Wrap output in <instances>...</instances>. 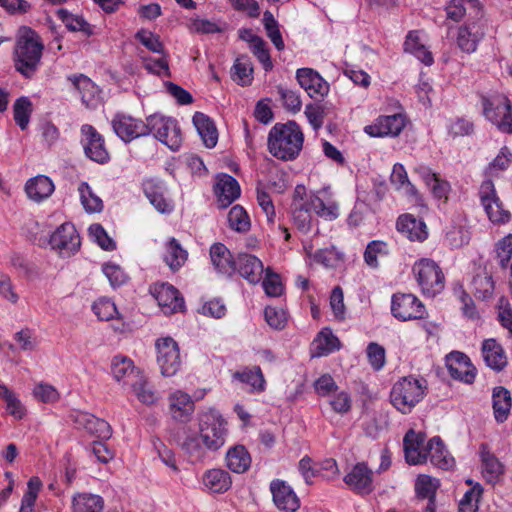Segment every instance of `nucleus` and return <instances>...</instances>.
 Segmentation results:
<instances>
[{
  "mask_svg": "<svg viewBox=\"0 0 512 512\" xmlns=\"http://www.w3.org/2000/svg\"><path fill=\"white\" fill-rule=\"evenodd\" d=\"M81 133L86 156L99 164L107 163L109 153L105 147L102 135L93 126L88 124L82 126Z\"/></svg>",
  "mask_w": 512,
  "mask_h": 512,
  "instance_id": "nucleus-17",
  "label": "nucleus"
},
{
  "mask_svg": "<svg viewBox=\"0 0 512 512\" xmlns=\"http://www.w3.org/2000/svg\"><path fill=\"white\" fill-rule=\"evenodd\" d=\"M57 16L69 31L81 32L88 37L94 34L93 27L79 14L61 8L57 11Z\"/></svg>",
  "mask_w": 512,
  "mask_h": 512,
  "instance_id": "nucleus-46",
  "label": "nucleus"
},
{
  "mask_svg": "<svg viewBox=\"0 0 512 512\" xmlns=\"http://www.w3.org/2000/svg\"><path fill=\"white\" fill-rule=\"evenodd\" d=\"M229 227L239 233H246L250 230L251 222L246 210L240 206H233L228 213Z\"/></svg>",
  "mask_w": 512,
  "mask_h": 512,
  "instance_id": "nucleus-55",
  "label": "nucleus"
},
{
  "mask_svg": "<svg viewBox=\"0 0 512 512\" xmlns=\"http://www.w3.org/2000/svg\"><path fill=\"white\" fill-rule=\"evenodd\" d=\"M414 277L424 295L434 297L444 289V275L435 261L422 258L412 268Z\"/></svg>",
  "mask_w": 512,
  "mask_h": 512,
  "instance_id": "nucleus-6",
  "label": "nucleus"
},
{
  "mask_svg": "<svg viewBox=\"0 0 512 512\" xmlns=\"http://www.w3.org/2000/svg\"><path fill=\"white\" fill-rule=\"evenodd\" d=\"M168 402L172 418L180 422L188 421L195 409L191 396L182 390L171 392Z\"/></svg>",
  "mask_w": 512,
  "mask_h": 512,
  "instance_id": "nucleus-29",
  "label": "nucleus"
},
{
  "mask_svg": "<svg viewBox=\"0 0 512 512\" xmlns=\"http://www.w3.org/2000/svg\"><path fill=\"white\" fill-rule=\"evenodd\" d=\"M146 125L148 135L152 133L155 138L172 151H177L180 148L182 136L178 123L174 118L153 114L146 118Z\"/></svg>",
  "mask_w": 512,
  "mask_h": 512,
  "instance_id": "nucleus-7",
  "label": "nucleus"
},
{
  "mask_svg": "<svg viewBox=\"0 0 512 512\" xmlns=\"http://www.w3.org/2000/svg\"><path fill=\"white\" fill-rule=\"evenodd\" d=\"M512 164V151L504 146L500 149L499 153L488 165L486 173L490 176L498 175L499 173L507 170Z\"/></svg>",
  "mask_w": 512,
  "mask_h": 512,
  "instance_id": "nucleus-58",
  "label": "nucleus"
},
{
  "mask_svg": "<svg viewBox=\"0 0 512 512\" xmlns=\"http://www.w3.org/2000/svg\"><path fill=\"white\" fill-rule=\"evenodd\" d=\"M304 134L294 122L275 124L268 134V150L277 159L289 161L295 159L302 150Z\"/></svg>",
  "mask_w": 512,
  "mask_h": 512,
  "instance_id": "nucleus-2",
  "label": "nucleus"
},
{
  "mask_svg": "<svg viewBox=\"0 0 512 512\" xmlns=\"http://www.w3.org/2000/svg\"><path fill=\"white\" fill-rule=\"evenodd\" d=\"M155 348L161 374L164 377L176 375L182 365L178 343L172 337H161L156 340Z\"/></svg>",
  "mask_w": 512,
  "mask_h": 512,
  "instance_id": "nucleus-9",
  "label": "nucleus"
},
{
  "mask_svg": "<svg viewBox=\"0 0 512 512\" xmlns=\"http://www.w3.org/2000/svg\"><path fill=\"white\" fill-rule=\"evenodd\" d=\"M406 124L407 118L403 113L380 115L371 124L364 127V132L370 137L394 138L400 135Z\"/></svg>",
  "mask_w": 512,
  "mask_h": 512,
  "instance_id": "nucleus-12",
  "label": "nucleus"
},
{
  "mask_svg": "<svg viewBox=\"0 0 512 512\" xmlns=\"http://www.w3.org/2000/svg\"><path fill=\"white\" fill-rule=\"evenodd\" d=\"M483 115L503 133H512V104L502 93H492L481 98Z\"/></svg>",
  "mask_w": 512,
  "mask_h": 512,
  "instance_id": "nucleus-5",
  "label": "nucleus"
},
{
  "mask_svg": "<svg viewBox=\"0 0 512 512\" xmlns=\"http://www.w3.org/2000/svg\"><path fill=\"white\" fill-rule=\"evenodd\" d=\"M233 378L248 385L251 392L261 393L266 389V381L259 366L238 371L234 373Z\"/></svg>",
  "mask_w": 512,
  "mask_h": 512,
  "instance_id": "nucleus-45",
  "label": "nucleus"
},
{
  "mask_svg": "<svg viewBox=\"0 0 512 512\" xmlns=\"http://www.w3.org/2000/svg\"><path fill=\"white\" fill-rule=\"evenodd\" d=\"M425 434L409 430L404 439L403 447L405 459L410 465H420L427 462Z\"/></svg>",
  "mask_w": 512,
  "mask_h": 512,
  "instance_id": "nucleus-20",
  "label": "nucleus"
},
{
  "mask_svg": "<svg viewBox=\"0 0 512 512\" xmlns=\"http://www.w3.org/2000/svg\"><path fill=\"white\" fill-rule=\"evenodd\" d=\"M69 80L81 94L82 102L87 107H93L97 104L100 91L91 79L80 74L69 77Z\"/></svg>",
  "mask_w": 512,
  "mask_h": 512,
  "instance_id": "nucleus-41",
  "label": "nucleus"
},
{
  "mask_svg": "<svg viewBox=\"0 0 512 512\" xmlns=\"http://www.w3.org/2000/svg\"><path fill=\"white\" fill-rule=\"evenodd\" d=\"M71 419L78 428L85 429L100 439H109L112 429L108 422L84 411H73Z\"/></svg>",
  "mask_w": 512,
  "mask_h": 512,
  "instance_id": "nucleus-22",
  "label": "nucleus"
},
{
  "mask_svg": "<svg viewBox=\"0 0 512 512\" xmlns=\"http://www.w3.org/2000/svg\"><path fill=\"white\" fill-rule=\"evenodd\" d=\"M263 23L267 32V36L270 38L271 42L274 44L277 50H283L285 46L284 41L278 27V22L275 20L271 12H264Z\"/></svg>",
  "mask_w": 512,
  "mask_h": 512,
  "instance_id": "nucleus-62",
  "label": "nucleus"
},
{
  "mask_svg": "<svg viewBox=\"0 0 512 512\" xmlns=\"http://www.w3.org/2000/svg\"><path fill=\"white\" fill-rule=\"evenodd\" d=\"M202 484L210 493L223 494L231 488L232 479L224 469L212 468L204 472L202 476Z\"/></svg>",
  "mask_w": 512,
  "mask_h": 512,
  "instance_id": "nucleus-33",
  "label": "nucleus"
},
{
  "mask_svg": "<svg viewBox=\"0 0 512 512\" xmlns=\"http://www.w3.org/2000/svg\"><path fill=\"white\" fill-rule=\"evenodd\" d=\"M492 407L495 420L498 423L506 421L512 407L510 391L502 386L495 387L492 391Z\"/></svg>",
  "mask_w": 512,
  "mask_h": 512,
  "instance_id": "nucleus-40",
  "label": "nucleus"
},
{
  "mask_svg": "<svg viewBox=\"0 0 512 512\" xmlns=\"http://www.w3.org/2000/svg\"><path fill=\"white\" fill-rule=\"evenodd\" d=\"M111 373L117 382L131 386L143 372L134 365L130 358L116 355L111 361Z\"/></svg>",
  "mask_w": 512,
  "mask_h": 512,
  "instance_id": "nucleus-28",
  "label": "nucleus"
},
{
  "mask_svg": "<svg viewBox=\"0 0 512 512\" xmlns=\"http://www.w3.org/2000/svg\"><path fill=\"white\" fill-rule=\"evenodd\" d=\"M475 296L486 300L492 297L494 292V281L487 273L478 274L473 278Z\"/></svg>",
  "mask_w": 512,
  "mask_h": 512,
  "instance_id": "nucleus-60",
  "label": "nucleus"
},
{
  "mask_svg": "<svg viewBox=\"0 0 512 512\" xmlns=\"http://www.w3.org/2000/svg\"><path fill=\"white\" fill-rule=\"evenodd\" d=\"M387 254V244L383 241L374 240L368 243L364 252V260L368 266L376 268L378 266V258L384 257Z\"/></svg>",
  "mask_w": 512,
  "mask_h": 512,
  "instance_id": "nucleus-61",
  "label": "nucleus"
},
{
  "mask_svg": "<svg viewBox=\"0 0 512 512\" xmlns=\"http://www.w3.org/2000/svg\"><path fill=\"white\" fill-rule=\"evenodd\" d=\"M163 259L168 267L175 272L186 263L188 252L175 238H171L165 244Z\"/></svg>",
  "mask_w": 512,
  "mask_h": 512,
  "instance_id": "nucleus-43",
  "label": "nucleus"
},
{
  "mask_svg": "<svg viewBox=\"0 0 512 512\" xmlns=\"http://www.w3.org/2000/svg\"><path fill=\"white\" fill-rule=\"evenodd\" d=\"M111 126L115 134L126 143L148 135L146 121L125 113L115 114Z\"/></svg>",
  "mask_w": 512,
  "mask_h": 512,
  "instance_id": "nucleus-13",
  "label": "nucleus"
},
{
  "mask_svg": "<svg viewBox=\"0 0 512 512\" xmlns=\"http://www.w3.org/2000/svg\"><path fill=\"white\" fill-rule=\"evenodd\" d=\"M14 120L21 130L27 129L32 114V102L27 97L18 98L13 105Z\"/></svg>",
  "mask_w": 512,
  "mask_h": 512,
  "instance_id": "nucleus-57",
  "label": "nucleus"
},
{
  "mask_svg": "<svg viewBox=\"0 0 512 512\" xmlns=\"http://www.w3.org/2000/svg\"><path fill=\"white\" fill-rule=\"evenodd\" d=\"M447 367L452 378L460 380L466 384H471L475 380V368L470 359L461 352H451L447 356Z\"/></svg>",
  "mask_w": 512,
  "mask_h": 512,
  "instance_id": "nucleus-23",
  "label": "nucleus"
},
{
  "mask_svg": "<svg viewBox=\"0 0 512 512\" xmlns=\"http://www.w3.org/2000/svg\"><path fill=\"white\" fill-rule=\"evenodd\" d=\"M485 36V25L482 21H471L458 28L456 43L459 49L471 54L477 50L478 44Z\"/></svg>",
  "mask_w": 512,
  "mask_h": 512,
  "instance_id": "nucleus-19",
  "label": "nucleus"
},
{
  "mask_svg": "<svg viewBox=\"0 0 512 512\" xmlns=\"http://www.w3.org/2000/svg\"><path fill=\"white\" fill-rule=\"evenodd\" d=\"M227 419L216 409H208L198 416V434L187 435L182 443L192 463L203 462L208 453L222 449L229 437Z\"/></svg>",
  "mask_w": 512,
  "mask_h": 512,
  "instance_id": "nucleus-1",
  "label": "nucleus"
},
{
  "mask_svg": "<svg viewBox=\"0 0 512 512\" xmlns=\"http://www.w3.org/2000/svg\"><path fill=\"white\" fill-rule=\"evenodd\" d=\"M262 286L267 296L279 297L282 295L284 287L280 276L267 268L265 270V276L262 277Z\"/></svg>",
  "mask_w": 512,
  "mask_h": 512,
  "instance_id": "nucleus-63",
  "label": "nucleus"
},
{
  "mask_svg": "<svg viewBox=\"0 0 512 512\" xmlns=\"http://www.w3.org/2000/svg\"><path fill=\"white\" fill-rule=\"evenodd\" d=\"M480 458L482 462V473L489 483H494L503 473V466L499 460L492 454L485 445L480 448Z\"/></svg>",
  "mask_w": 512,
  "mask_h": 512,
  "instance_id": "nucleus-47",
  "label": "nucleus"
},
{
  "mask_svg": "<svg viewBox=\"0 0 512 512\" xmlns=\"http://www.w3.org/2000/svg\"><path fill=\"white\" fill-rule=\"evenodd\" d=\"M43 44L37 33L30 28L19 31L15 47L16 70L25 77H30L37 70L42 56Z\"/></svg>",
  "mask_w": 512,
  "mask_h": 512,
  "instance_id": "nucleus-3",
  "label": "nucleus"
},
{
  "mask_svg": "<svg viewBox=\"0 0 512 512\" xmlns=\"http://www.w3.org/2000/svg\"><path fill=\"white\" fill-rule=\"evenodd\" d=\"M404 50L414 55L426 66L432 65L434 62L432 53L423 44L417 31H410L407 34L404 42Z\"/></svg>",
  "mask_w": 512,
  "mask_h": 512,
  "instance_id": "nucleus-44",
  "label": "nucleus"
},
{
  "mask_svg": "<svg viewBox=\"0 0 512 512\" xmlns=\"http://www.w3.org/2000/svg\"><path fill=\"white\" fill-rule=\"evenodd\" d=\"M424 380L407 376L395 382L390 391L391 404L401 413L408 414L424 398Z\"/></svg>",
  "mask_w": 512,
  "mask_h": 512,
  "instance_id": "nucleus-4",
  "label": "nucleus"
},
{
  "mask_svg": "<svg viewBox=\"0 0 512 512\" xmlns=\"http://www.w3.org/2000/svg\"><path fill=\"white\" fill-rule=\"evenodd\" d=\"M296 79L312 99L321 100L329 93V83L312 68H299L296 71Z\"/></svg>",
  "mask_w": 512,
  "mask_h": 512,
  "instance_id": "nucleus-16",
  "label": "nucleus"
},
{
  "mask_svg": "<svg viewBox=\"0 0 512 512\" xmlns=\"http://www.w3.org/2000/svg\"><path fill=\"white\" fill-rule=\"evenodd\" d=\"M253 67L248 56H239L232 68V78L241 85H249L253 79Z\"/></svg>",
  "mask_w": 512,
  "mask_h": 512,
  "instance_id": "nucleus-54",
  "label": "nucleus"
},
{
  "mask_svg": "<svg viewBox=\"0 0 512 512\" xmlns=\"http://www.w3.org/2000/svg\"><path fill=\"white\" fill-rule=\"evenodd\" d=\"M440 486L438 479L429 475H419L415 481V492L418 498L428 499L425 512H435V494Z\"/></svg>",
  "mask_w": 512,
  "mask_h": 512,
  "instance_id": "nucleus-37",
  "label": "nucleus"
},
{
  "mask_svg": "<svg viewBox=\"0 0 512 512\" xmlns=\"http://www.w3.org/2000/svg\"><path fill=\"white\" fill-rule=\"evenodd\" d=\"M0 399L5 404L6 412L15 420H21L26 415V408L18 394L0 381Z\"/></svg>",
  "mask_w": 512,
  "mask_h": 512,
  "instance_id": "nucleus-42",
  "label": "nucleus"
},
{
  "mask_svg": "<svg viewBox=\"0 0 512 512\" xmlns=\"http://www.w3.org/2000/svg\"><path fill=\"white\" fill-rule=\"evenodd\" d=\"M291 209L292 220L297 229L304 233L309 232L313 224V210L306 201V187L304 185L295 187Z\"/></svg>",
  "mask_w": 512,
  "mask_h": 512,
  "instance_id": "nucleus-15",
  "label": "nucleus"
},
{
  "mask_svg": "<svg viewBox=\"0 0 512 512\" xmlns=\"http://www.w3.org/2000/svg\"><path fill=\"white\" fill-rule=\"evenodd\" d=\"M235 271L250 284H257L262 280L264 265L254 255L241 253L236 258Z\"/></svg>",
  "mask_w": 512,
  "mask_h": 512,
  "instance_id": "nucleus-25",
  "label": "nucleus"
},
{
  "mask_svg": "<svg viewBox=\"0 0 512 512\" xmlns=\"http://www.w3.org/2000/svg\"><path fill=\"white\" fill-rule=\"evenodd\" d=\"M482 356L488 367L501 371L507 365V357L502 346L495 339H486L482 343Z\"/></svg>",
  "mask_w": 512,
  "mask_h": 512,
  "instance_id": "nucleus-36",
  "label": "nucleus"
},
{
  "mask_svg": "<svg viewBox=\"0 0 512 512\" xmlns=\"http://www.w3.org/2000/svg\"><path fill=\"white\" fill-rule=\"evenodd\" d=\"M154 296L165 314L182 311L184 299L179 291L168 283H162L154 288Z\"/></svg>",
  "mask_w": 512,
  "mask_h": 512,
  "instance_id": "nucleus-24",
  "label": "nucleus"
},
{
  "mask_svg": "<svg viewBox=\"0 0 512 512\" xmlns=\"http://www.w3.org/2000/svg\"><path fill=\"white\" fill-rule=\"evenodd\" d=\"M397 230L411 241L422 242L428 237L425 222L411 214H404L398 218Z\"/></svg>",
  "mask_w": 512,
  "mask_h": 512,
  "instance_id": "nucleus-30",
  "label": "nucleus"
},
{
  "mask_svg": "<svg viewBox=\"0 0 512 512\" xmlns=\"http://www.w3.org/2000/svg\"><path fill=\"white\" fill-rule=\"evenodd\" d=\"M73 512H102L104 500L91 493H80L73 498Z\"/></svg>",
  "mask_w": 512,
  "mask_h": 512,
  "instance_id": "nucleus-50",
  "label": "nucleus"
},
{
  "mask_svg": "<svg viewBox=\"0 0 512 512\" xmlns=\"http://www.w3.org/2000/svg\"><path fill=\"white\" fill-rule=\"evenodd\" d=\"M392 185L397 190L402 191L409 196H417L418 192L415 186L409 181L407 172L404 166L400 163H396L393 166L392 173L390 176Z\"/></svg>",
  "mask_w": 512,
  "mask_h": 512,
  "instance_id": "nucleus-52",
  "label": "nucleus"
},
{
  "mask_svg": "<svg viewBox=\"0 0 512 512\" xmlns=\"http://www.w3.org/2000/svg\"><path fill=\"white\" fill-rule=\"evenodd\" d=\"M305 251L311 261L325 268H335L342 262V254L334 247L319 249L315 253L312 252L311 247H305Z\"/></svg>",
  "mask_w": 512,
  "mask_h": 512,
  "instance_id": "nucleus-49",
  "label": "nucleus"
},
{
  "mask_svg": "<svg viewBox=\"0 0 512 512\" xmlns=\"http://www.w3.org/2000/svg\"><path fill=\"white\" fill-rule=\"evenodd\" d=\"M306 201L313 213L326 221H334L340 215L339 204L330 186L317 190L306 189Z\"/></svg>",
  "mask_w": 512,
  "mask_h": 512,
  "instance_id": "nucleus-8",
  "label": "nucleus"
},
{
  "mask_svg": "<svg viewBox=\"0 0 512 512\" xmlns=\"http://www.w3.org/2000/svg\"><path fill=\"white\" fill-rule=\"evenodd\" d=\"M210 259L218 273L230 276L235 272L236 259L224 244L214 243L210 247Z\"/></svg>",
  "mask_w": 512,
  "mask_h": 512,
  "instance_id": "nucleus-34",
  "label": "nucleus"
},
{
  "mask_svg": "<svg viewBox=\"0 0 512 512\" xmlns=\"http://www.w3.org/2000/svg\"><path fill=\"white\" fill-rule=\"evenodd\" d=\"M340 349V341L331 329L323 328L312 342V356L322 357Z\"/></svg>",
  "mask_w": 512,
  "mask_h": 512,
  "instance_id": "nucleus-39",
  "label": "nucleus"
},
{
  "mask_svg": "<svg viewBox=\"0 0 512 512\" xmlns=\"http://www.w3.org/2000/svg\"><path fill=\"white\" fill-rule=\"evenodd\" d=\"M479 197L481 204L489 218L493 223H506L510 219V213L504 210L502 204L496 194L494 184L491 180L482 182L479 189Z\"/></svg>",
  "mask_w": 512,
  "mask_h": 512,
  "instance_id": "nucleus-14",
  "label": "nucleus"
},
{
  "mask_svg": "<svg viewBox=\"0 0 512 512\" xmlns=\"http://www.w3.org/2000/svg\"><path fill=\"white\" fill-rule=\"evenodd\" d=\"M137 399L145 405H153L159 400V394L154 387L147 381L142 373L130 386Z\"/></svg>",
  "mask_w": 512,
  "mask_h": 512,
  "instance_id": "nucleus-51",
  "label": "nucleus"
},
{
  "mask_svg": "<svg viewBox=\"0 0 512 512\" xmlns=\"http://www.w3.org/2000/svg\"><path fill=\"white\" fill-rule=\"evenodd\" d=\"M344 482L353 492L367 495L374 490V473L365 463H357L345 475Z\"/></svg>",
  "mask_w": 512,
  "mask_h": 512,
  "instance_id": "nucleus-18",
  "label": "nucleus"
},
{
  "mask_svg": "<svg viewBox=\"0 0 512 512\" xmlns=\"http://www.w3.org/2000/svg\"><path fill=\"white\" fill-rule=\"evenodd\" d=\"M214 192L217 197L218 206L226 208L239 198L241 189L235 178L228 174H220L217 176Z\"/></svg>",
  "mask_w": 512,
  "mask_h": 512,
  "instance_id": "nucleus-26",
  "label": "nucleus"
},
{
  "mask_svg": "<svg viewBox=\"0 0 512 512\" xmlns=\"http://www.w3.org/2000/svg\"><path fill=\"white\" fill-rule=\"evenodd\" d=\"M479 11V0H451L446 6L447 18L455 22H459L467 12L478 15Z\"/></svg>",
  "mask_w": 512,
  "mask_h": 512,
  "instance_id": "nucleus-48",
  "label": "nucleus"
},
{
  "mask_svg": "<svg viewBox=\"0 0 512 512\" xmlns=\"http://www.w3.org/2000/svg\"><path fill=\"white\" fill-rule=\"evenodd\" d=\"M48 244L60 256L69 257L78 251L81 242L75 226L66 222L50 235Z\"/></svg>",
  "mask_w": 512,
  "mask_h": 512,
  "instance_id": "nucleus-10",
  "label": "nucleus"
},
{
  "mask_svg": "<svg viewBox=\"0 0 512 512\" xmlns=\"http://www.w3.org/2000/svg\"><path fill=\"white\" fill-rule=\"evenodd\" d=\"M273 502L284 512H295L300 507V500L290 485L283 480H273L270 483Z\"/></svg>",
  "mask_w": 512,
  "mask_h": 512,
  "instance_id": "nucleus-21",
  "label": "nucleus"
},
{
  "mask_svg": "<svg viewBox=\"0 0 512 512\" xmlns=\"http://www.w3.org/2000/svg\"><path fill=\"white\" fill-rule=\"evenodd\" d=\"M80 201L88 213L100 212L103 209V202L87 182H81L78 186Z\"/></svg>",
  "mask_w": 512,
  "mask_h": 512,
  "instance_id": "nucleus-53",
  "label": "nucleus"
},
{
  "mask_svg": "<svg viewBox=\"0 0 512 512\" xmlns=\"http://www.w3.org/2000/svg\"><path fill=\"white\" fill-rule=\"evenodd\" d=\"M427 461L443 470H448L454 465V458L449 454L440 437L435 436L426 443Z\"/></svg>",
  "mask_w": 512,
  "mask_h": 512,
  "instance_id": "nucleus-32",
  "label": "nucleus"
},
{
  "mask_svg": "<svg viewBox=\"0 0 512 512\" xmlns=\"http://www.w3.org/2000/svg\"><path fill=\"white\" fill-rule=\"evenodd\" d=\"M482 494V487L480 484H475L469 491H467L459 502V512H477L478 503Z\"/></svg>",
  "mask_w": 512,
  "mask_h": 512,
  "instance_id": "nucleus-64",
  "label": "nucleus"
},
{
  "mask_svg": "<svg viewBox=\"0 0 512 512\" xmlns=\"http://www.w3.org/2000/svg\"><path fill=\"white\" fill-rule=\"evenodd\" d=\"M102 272L114 289L126 284L129 280L127 273L119 265L112 262L104 263Z\"/></svg>",
  "mask_w": 512,
  "mask_h": 512,
  "instance_id": "nucleus-59",
  "label": "nucleus"
},
{
  "mask_svg": "<svg viewBox=\"0 0 512 512\" xmlns=\"http://www.w3.org/2000/svg\"><path fill=\"white\" fill-rule=\"evenodd\" d=\"M92 311L101 321H109L120 317L116 304L108 297L98 298L92 305Z\"/></svg>",
  "mask_w": 512,
  "mask_h": 512,
  "instance_id": "nucleus-56",
  "label": "nucleus"
},
{
  "mask_svg": "<svg viewBox=\"0 0 512 512\" xmlns=\"http://www.w3.org/2000/svg\"><path fill=\"white\" fill-rule=\"evenodd\" d=\"M193 124L204 145L207 148L215 147L218 142V131L211 118L202 112H196L193 116Z\"/></svg>",
  "mask_w": 512,
  "mask_h": 512,
  "instance_id": "nucleus-38",
  "label": "nucleus"
},
{
  "mask_svg": "<svg viewBox=\"0 0 512 512\" xmlns=\"http://www.w3.org/2000/svg\"><path fill=\"white\" fill-rule=\"evenodd\" d=\"M55 190L53 181L45 175H37L27 180L25 192L27 197L36 203L48 199Z\"/></svg>",
  "mask_w": 512,
  "mask_h": 512,
  "instance_id": "nucleus-31",
  "label": "nucleus"
},
{
  "mask_svg": "<svg viewBox=\"0 0 512 512\" xmlns=\"http://www.w3.org/2000/svg\"><path fill=\"white\" fill-rule=\"evenodd\" d=\"M252 463L250 453L244 445L237 444L231 446L225 455V464L227 468L237 474L245 473L249 470Z\"/></svg>",
  "mask_w": 512,
  "mask_h": 512,
  "instance_id": "nucleus-35",
  "label": "nucleus"
},
{
  "mask_svg": "<svg viewBox=\"0 0 512 512\" xmlns=\"http://www.w3.org/2000/svg\"><path fill=\"white\" fill-rule=\"evenodd\" d=\"M143 189L146 197L158 212L169 214L173 211V201L166 197L167 189L163 182L147 180L143 184Z\"/></svg>",
  "mask_w": 512,
  "mask_h": 512,
  "instance_id": "nucleus-27",
  "label": "nucleus"
},
{
  "mask_svg": "<svg viewBox=\"0 0 512 512\" xmlns=\"http://www.w3.org/2000/svg\"><path fill=\"white\" fill-rule=\"evenodd\" d=\"M391 313L401 321L423 319L427 314L423 303L411 293H396L391 300Z\"/></svg>",
  "mask_w": 512,
  "mask_h": 512,
  "instance_id": "nucleus-11",
  "label": "nucleus"
}]
</instances>
